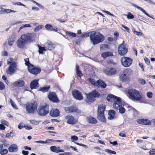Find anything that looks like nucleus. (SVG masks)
Returning <instances> with one entry per match:
<instances>
[{
  "instance_id": "nucleus-59",
  "label": "nucleus",
  "mask_w": 155,
  "mask_h": 155,
  "mask_svg": "<svg viewBox=\"0 0 155 155\" xmlns=\"http://www.w3.org/2000/svg\"><path fill=\"white\" fill-rule=\"evenodd\" d=\"M119 36L118 33L117 32H115L114 33V38L117 39Z\"/></svg>"
},
{
  "instance_id": "nucleus-52",
  "label": "nucleus",
  "mask_w": 155,
  "mask_h": 155,
  "mask_svg": "<svg viewBox=\"0 0 155 155\" xmlns=\"http://www.w3.org/2000/svg\"><path fill=\"white\" fill-rule=\"evenodd\" d=\"M14 136V134L12 132H10L6 134V137H12Z\"/></svg>"
},
{
  "instance_id": "nucleus-64",
  "label": "nucleus",
  "mask_w": 155,
  "mask_h": 155,
  "mask_svg": "<svg viewBox=\"0 0 155 155\" xmlns=\"http://www.w3.org/2000/svg\"><path fill=\"white\" fill-rule=\"evenodd\" d=\"M145 62L147 64H149L150 63V61L149 59L147 58H144Z\"/></svg>"
},
{
  "instance_id": "nucleus-26",
  "label": "nucleus",
  "mask_w": 155,
  "mask_h": 155,
  "mask_svg": "<svg viewBox=\"0 0 155 155\" xmlns=\"http://www.w3.org/2000/svg\"><path fill=\"white\" fill-rule=\"evenodd\" d=\"M10 152H15L18 150V148L17 145L15 144H12L11 145L8 149Z\"/></svg>"
},
{
  "instance_id": "nucleus-8",
  "label": "nucleus",
  "mask_w": 155,
  "mask_h": 155,
  "mask_svg": "<svg viewBox=\"0 0 155 155\" xmlns=\"http://www.w3.org/2000/svg\"><path fill=\"white\" fill-rule=\"evenodd\" d=\"M8 64H10L8 69L7 70V73L10 75H12L17 69V63L16 62H12L10 61H7Z\"/></svg>"
},
{
  "instance_id": "nucleus-11",
  "label": "nucleus",
  "mask_w": 155,
  "mask_h": 155,
  "mask_svg": "<svg viewBox=\"0 0 155 155\" xmlns=\"http://www.w3.org/2000/svg\"><path fill=\"white\" fill-rule=\"evenodd\" d=\"M127 45L124 44V41H123V43L119 45L118 47V50L119 54L121 56L124 55L127 52Z\"/></svg>"
},
{
  "instance_id": "nucleus-18",
  "label": "nucleus",
  "mask_w": 155,
  "mask_h": 155,
  "mask_svg": "<svg viewBox=\"0 0 155 155\" xmlns=\"http://www.w3.org/2000/svg\"><path fill=\"white\" fill-rule=\"evenodd\" d=\"M137 122L138 123L143 124L149 125L151 124V122L149 120L145 119H138L137 120Z\"/></svg>"
},
{
  "instance_id": "nucleus-10",
  "label": "nucleus",
  "mask_w": 155,
  "mask_h": 155,
  "mask_svg": "<svg viewBox=\"0 0 155 155\" xmlns=\"http://www.w3.org/2000/svg\"><path fill=\"white\" fill-rule=\"evenodd\" d=\"M120 61L122 65L123 66L128 67L131 64L133 60L129 57L124 56L121 58Z\"/></svg>"
},
{
  "instance_id": "nucleus-36",
  "label": "nucleus",
  "mask_w": 155,
  "mask_h": 155,
  "mask_svg": "<svg viewBox=\"0 0 155 155\" xmlns=\"http://www.w3.org/2000/svg\"><path fill=\"white\" fill-rule=\"evenodd\" d=\"M44 27V26L42 25H38L34 29V31L35 32H37L42 29Z\"/></svg>"
},
{
  "instance_id": "nucleus-54",
  "label": "nucleus",
  "mask_w": 155,
  "mask_h": 155,
  "mask_svg": "<svg viewBox=\"0 0 155 155\" xmlns=\"http://www.w3.org/2000/svg\"><path fill=\"white\" fill-rule=\"evenodd\" d=\"M150 155H155V149H153L149 151Z\"/></svg>"
},
{
  "instance_id": "nucleus-23",
  "label": "nucleus",
  "mask_w": 155,
  "mask_h": 155,
  "mask_svg": "<svg viewBox=\"0 0 155 155\" xmlns=\"http://www.w3.org/2000/svg\"><path fill=\"white\" fill-rule=\"evenodd\" d=\"M59 111L57 109H52L50 112V114L53 117H57L59 116Z\"/></svg>"
},
{
  "instance_id": "nucleus-22",
  "label": "nucleus",
  "mask_w": 155,
  "mask_h": 155,
  "mask_svg": "<svg viewBox=\"0 0 155 155\" xmlns=\"http://www.w3.org/2000/svg\"><path fill=\"white\" fill-rule=\"evenodd\" d=\"M47 48L49 50H51L54 49L55 48V45L54 44L52 43L50 41H48L45 44V45Z\"/></svg>"
},
{
  "instance_id": "nucleus-42",
  "label": "nucleus",
  "mask_w": 155,
  "mask_h": 155,
  "mask_svg": "<svg viewBox=\"0 0 155 155\" xmlns=\"http://www.w3.org/2000/svg\"><path fill=\"white\" fill-rule=\"evenodd\" d=\"M25 61V64L28 67V68H29V67L31 65H32V64H31L29 61V59L28 58H26L25 59H24Z\"/></svg>"
},
{
  "instance_id": "nucleus-16",
  "label": "nucleus",
  "mask_w": 155,
  "mask_h": 155,
  "mask_svg": "<svg viewBox=\"0 0 155 155\" xmlns=\"http://www.w3.org/2000/svg\"><path fill=\"white\" fill-rule=\"evenodd\" d=\"M104 73L107 75H111L115 74L116 73V70L115 68H106L104 70Z\"/></svg>"
},
{
  "instance_id": "nucleus-40",
  "label": "nucleus",
  "mask_w": 155,
  "mask_h": 155,
  "mask_svg": "<svg viewBox=\"0 0 155 155\" xmlns=\"http://www.w3.org/2000/svg\"><path fill=\"white\" fill-rule=\"evenodd\" d=\"M31 26L29 24H26L23 25H22L19 28V30L18 31V32H20L21 30L25 28V27H31Z\"/></svg>"
},
{
  "instance_id": "nucleus-46",
  "label": "nucleus",
  "mask_w": 155,
  "mask_h": 155,
  "mask_svg": "<svg viewBox=\"0 0 155 155\" xmlns=\"http://www.w3.org/2000/svg\"><path fill=\"white\" fill-rule=\"evenodd\" d=\"M139 83L142 85H144L145 83V81L142 78H140L138 80Z\"/></svg>"
},
{
  "instance_id": "nucleus-53",
  "label": "nucleus",
  "mask_w": 155,
  "mask_h": 155,
  "mask_svg": "<svg viewBox=\"0 0 155 155\" xmlns=\"http://www.w3.org/2000/svg\"><path fill=\"white\" fill-rule=\"evenodd\" d=\"M5 88V86L4 84L0 81V90H3Z\"/></svg>"
},
{
  "instance_id": "nucleus-14",
  "label": "nucleus",
  "mask_w": 155,
  "mask_h": 155,
  "mask_svg": "<svg viewBox=\"0 0 155 155\" xmlns=\"http://www.w3.org/2000/svg\"><path fill=\"white\" fill-rule=\"evenodd\" d=\"M65 119L67 120V123L71 124H74L77 123V121L74 119L73 116L68 115L65 117Z\"/></svg>"
},
{
  "instance_id": "nucleus-12",
  "label": "nucleus",
  "mask_w": 155,
  "mask_h": 155,
  "mask_svg": "<svg viewBox=\"0 0 155 155\" xmlns=\"http://www.w3.org/2000/svg\"><path fill=\"white\" fill-rule=\"evenodd\" d=\"M28 69L29 72L34 74H38L41 71V69L39 68L35 67L33 65H31Z\"/></svg>"
},
{
  "instance_id": "nucleus-43",
  "label": "nucleus",
  "mask_w": 155,
  "mask_h": 155,
  "mask_svg": "<svg viewBox=\"0 0 155 155\" xmlns=\"http://www.w3.org/2000/svg\"><path fill=\"white\" fill-rule=\"evenodd\" d=\"M88 81L92 84L94 85V86H96L97 81L95 82V81L91 78H89L88 79Z\"/></svg>"
},
{
  "instance_id": "nucleus-51",
  "label": "nucleus",
  "mask_w": 155,
  "mask_h": 155,
  "mask_svg": "<svg viewBox=\"0 0 155 155\" xmlns=\"http://www.w3.org/2000/svg\"><path fill=\"white\" fill-rule=\"evenodd\" d=\"M90 35V32L83 34L81 36V38L87 37L89 36Z\"/></svg>"
},
{
  "instance_id": "nucleus-41",
  "label": "nucleus",
  "mask_w": 155,
  "mask_h": 155,
  "mask_svg": "<svg viewBox=\"0 0 155 155\" xmlns=\"http://www.w3.org/2000/svg\"><path fill=\"white\" fill-rule=\"evenodd\" d=\"M8 153V150L6 149L2 148L0 152V153L2 155H5Z\"/></svg>"
},
{
  "instance_id": "nucleus-31",
  "label": "nucleus",
  "mask_w": 155,
  "mask_h": 155,
  "mask_svg": "<svg viewBox=\"0 0 155 155\" xmlns=\"http://www.w3.org/2000/svg\"><path fill=\"white\" fill-rule=\"evenodd\" d=\"M119 79L120 81H127L129 80L122 73L120 74Z\"/></svg>"
},
{
  "instance_id": "nucleus-1",
  "label": "nucleus",
  "mask_w": 155,
  "mask_h": 155,
  "mask_svg": "<svg viewBox=\"0 0 155 155\" xmlns=\"http://www.w3.org/2000/svg\"><path fill=\"white\" fill-rule=\"evenodd\" d=\"M106 98L109 101L114 102L113 105L114 109L118 110L119 112L121 114H123L125 112V110L122 106V103L120 97L112 94H109Z\"/></svg>"
},
{
  "instance_id": "nucleus-62",
  "label": "nucleus",
  "mask_w": 155,
  "mask_h": 155,
  "mask_svg": "<svg viewBox=\"0 0 155 155\" xmlns=\"http://www.w3.org/2000/svg\"><path fill=\"white\" fill-rule=\"evenodd\" d=\"M121 26L123 28H124L127 32H129V28L128 27L125 26L124 25H121Z\"/></svg>"
},
{
  "instance_id": "nucleus-38",
  "label": "nucleus",
  "mask_w": 155,
  "mask_h": 155,
  "mask_svg": "<svg viewBox=\"0 0 155 155\" xmlns=\"http://www.w3.org/2000/svg\"><path fill=\"white\" fill-rule=\"evenodd\" d=\"M45 28L48 31H51L53 29V27L50 24H46L45 26Z\"/></svg>"
},
{
  "instance_id": "nucleus-44",
  "label": "nucleus",
  "mask_w": 155,
  "mask_h": 155,
  "mask_svg": "<svg viewBox=\"0 0 155 155\" xmlns=\"http://www.w3.org/2000/svg\"><path fill=\"white\" fill-rule=\"evenodd\" d=\"M105 151L106 152H107L109 154H115L116 153V152L112 150H109L108 149H106L105 150Z\"/></svg>"
},
{
  "instance_id": "nucleus-17",
  "label": "nucleus",
  "mask_w": 155,
  "mask_h": 155,
  "mask_svg": "<svg viewBox=\"0 0 155 155\" xmlns=\"http://www.w3.org/2000/svg\"><path fill=\"white\" fill-rule=\"evenodd\" d=\"M48 97L50 100L53 102H57L59 101L55 93L54 92H50Z\"/></svg>"
},
{
  "instance_id": "nucleus-4",
  "label": "nucleus",
  "mask_w": 155,
  "mask_h": 155,
  "mask_svg": "<svg viewBox=\"0 0 155 155\" xmlns=\"http://www.w3.org/2000/svg\"><path fill=\"white\" fill-rule=\"evenodd\" d=\"M37 103L34 101L28 102L25 104L26 110L28 114H34L37 110Z\"/></svg>"
},
{
  "instance_id": "nucleus-15",
  "label": "nucleus",
  "mask_w": 155,
  "mask_h": 155,
  "mask_svg": "<svg viewBox=\"0 0 155 155\" xmlns=\"http://www.w3.org/2000/svg\"><path fill=\"white\" fill-rule=\"evenodd\" d=\"M16 44L17 46L19 48L21 49L25 48L27 44L21 37L17 40Z\"/></svg>"
},
{
  "instance_id": "nucleus-7",
  "label": "nucleus",
  "mask_w": 155,
  "mask_h": 155,
  "mask_svg": "<svg viewBox=\"0 0 155 155\" xmlns=\"http://www.w3.org/2000/svg\"><path fill=\"white\" fill-rule=\"evenodd\" d=\"M87 102H93L94 101L95 97H99L100 95V94L96 90L92 91L89 94H87Z\"/></svg>"
},
{
  "instance_id": "nucleus-30",
  "label": "nucleus",
  "mask_w": 155,
  "mask_h": 155,
  "mask_svg": "<svg viewBox=\"0 0 155 155\" xmlns=\"http://www.w3.org/2000/svg\"><path fill=\"white\" fill-rule=\"evenodd\" d=\"M115 114V111L113 110H109L108 112L109 116L108 119L110 120L112 119L114 117Z\"/></svg>"
},
{
  "instance_id": "nucleus-57",
  "label": "nucleus",
  "mask_w": 155,
  "mask_h": 155,
  "mask_svg": "<svg viewBox=\"0 0 155 155\" xmlns=\"http://www.w3.org/2000/svg\"><path fill=\"white\" fill-rule=\"evenodd\" d=\"M153 94L151 92H149L147 93V97L149 98H151L152 97Z\"/></svg>"
},
{
  "instance_id": "nucleus-33",
  "label": "nucleus",
  "mask_w": 155,
  "mask_h": 155,
  "mask_svg": "<svg viewBox=\"0 0 155 155\" xmlns=\"http://www.w3.org/2000/svg\"><path fill=\"white\" fill-rule=\"evenodd\" d=\"M76 68L77 75L80 77H81L82 76V74L79 70V66L78 65H76Z\"/></svg>"
},
{
  "instance_id": "nucleus-21",
  "label": "nucleus",
  "mask_w": 155,
  "mask_h": 155,
  "mask_svg": "<svg viewBox=\"0 0 155 155\" xmlns=\"http://www.w3.org/2000/svg\"><path fill=\"white\" fill-rule=\"evenodd\" d=\"M24 81L23 80H18L13 83L14 86L17 87H20L23 86L24 85Z\"/></svg>"
},
{
  "instance_id": "nucleus-55",
  "label": "nucleus",
  "mask_w": 155,
  "mask_h": 155,
  "mask_svg": "<svg viewBox=\"0 0 155 155\" xmlns=\"http://www.w3.org/2000/svg\"><path fill=\"white\" fill-rule=\"evenodd\" d=\"M1 122L2 124H4L6 126H8V122L4 120H1Z\"/></svg>"
},
{
  "instance_id": "nucleus-60",
  "label": "nucleus",
  "mask_w": 155,
  "mask_h": 155,
  "mask_svg": "<svg viewBox=\"0 0 155 155\" xmlns=\"http://www.w3.org/2000/svg\"><path fill=\"white\" fill-rule=\"evenodd\" d=\"M24 127L26 130H30L32 129V127L31 126H25Z\"/></svg>"
},
{
  "instance_id": "nucleus-3",
  "label": "nucleus",
  "mask_w": 155,
  "mask_h": 155,
  "mask_svg": "<svg viewBox=\"0 0 155 155\" xmlns=\"http://www.w3.org/2000/svg\"><path fill=\"white\" fill-rule=\"evenodd\" d=\"M127 96L132 101H137L142 99L141 96L138 91L134 89H129L128 91Z\"/></svg>"
},
{
  "instance_id": "nucleus-58",
  "label": "nucleus",
  "mask_w": 155,
  "mask_h": 155,
  "mask_svg": "<svg viewBox=\"0 0 155 155\" xmlns=\"http://www.w3.org/2000/svg\"><path fill=\"white\" fill-rule=\"evenodd\" d=\"M54 140L52 139H47L45 141H44L45 143H50V142H54Z\"/></svg>"
},
{
  "instance_id": "nucleus-28",
  "label": "nucleus",
  "mask_w": 155,
  "mask_h": 155,
  "mask_svg": "<svg viewBox=\"0 0 155 155\" xmlns=\"http://www.w3.org/2000/svg\"><path fill=\"white\" fill-rule=\"evenodd\" d=\"M87 120L89 123L92 124H96L97 122V120L94 118L91 117H87Z\"/></svg>"
},
{
  "instance_id": "nucleus-37",
  "label": "nucleus",
  "mask_w": 155,
  "mask_h": 155,
  "mask_svg": "<svg viewBox=\"0 0 155 155\" xmlns=\"http://www.w3.org/2000/svg\"><path fill=\"white\" fill-rule=\"evenodd\" d=\"M76 108L69 107L65 109L66 111H68L69 112H75Z\"/></svg>"
},
{
  "instance_id": "nucleus-56",
  "label": "nucleus",
  "mask_w": 155,
  "mask_h": 155,
  "mask_svg": "<svg viewBox=\"0 0 155 155\" xmlns=\"http://www.w3.org/2000/svg\"><path fill=\"white\" fill-rule=\"evenodd\" d=\"M71 139L73 142L74 141H76L78 140V137L76 136H72L71 137Z\"/></svg>"
},
{
  "instance_id": "nucleus-2",
  "label": "nucleus",
  "mask_w": 155,
  "mask_h": 155,
  "mask_svg": "<svg viewBox=\"0 0 155 155\" xmlns=\"http://www.w3.org/2000/svg\"><path fill=\"white\" fill-rule=\"evenodd\" d=\"M90 42L93 45H95L102 42L104 39V36L99 32L95 31L90 32Z\"/></svg>"
},
{
  "instance_id": "nucleus-24",
  "label": "nucleus",
  "mask_w": 155,
  "mask_h": 155,
  "mask_svg": "<svg viewBox=\"0 0 155 155\" xmlns=\"http://www.w3.org/2000/svg\"><path fill=\"white\" fill-rule=\"evenodd\" d=\"M50 149L52 151L56 153L63 152L64 151L63 150L60 149L59 147H57L55 146H53L51 147Z\"/></svg>"
},
{
  "instance_id": "nucleus-39",
  "label": "nucleus",
  "mask_w": 155,
  "mask_h": 155,
  "mask_svg": "<svg viewBox=\"0 0 155 155\" xmlns=\"http://www.w3.org/2000/svg\"><path fill=\"white\" fill-rule=\"evenodd\" d=\"M50 88L49 86H47L40 88V90L43 92L47 91Z\"/></svg>"
},
{
  "instance_id": "nucleus-6",
  "label": "nucleus",
  "mask_w": 155,
  "mask_h": 155,
  "mask_svg": "<svg viewBox=\"0 0 155 155\" xmlns=\"http://www.w3.org/2000/svg\"><path fill=\"white\" fill-rule=\"evenodd\" d=\"M105 109V105L101 104L99 105L97 109V118L103 122H105V118L104 114Z\"/></svg>"
},
{
  "instance_id": "nucleus-9",
  "label": "nucleus",
  "mask_w": 155,
  "mask_h": 155,
  "mask_svg": "<svg viewBox=\"0 0 155 155\" xmlns=\"http://www.w3.org/2000/svg\"><path fill=\"white\" fill-rule=\"evenodd\" d=\"M33 33H28L22 35L21 38L28 44L33 42Z\"/></svg>"
},
{
  "instance_id": "nucleus-5",
  "label": "nucleus",
  "mask_w": 155,
  "mask_h": 155,
  "mask_svg": "<svg viewBox=\"0 0 155 155\" xmlns=\"http://www.w3.org/2000/svg\"><path fill=\"white\" fill-rule=\"evenodd\" d=\"M49 105L46 104H41L39 107L38 113L41 116H45L49 112Z\"/></svg>"
},
{
  "instance_id": "nucleus-34",
  "label": "nucleus",
  "mask_w": 155,
  "mask_h": 155,
  "mask_svg": "<svg viewBox=\"0 0 155 155\" xmlns=\"http://www.w3.org/2000/svg\"><path fill=\"white\" fill-rule=\"evenodd\" d=\"M9 9H2V10L0 11V14H4L9 13Z\"/></svg>"
},
{
  "instance_id": "nucleus-29",
  "label": "nucleus",
  "mask_w": 155,
  "mask_h": 155,
  "mask_svg": "<svg viewBox=\"0 0 155 155\" xmlns=\"http://www.w3.org/2000/svg\"><path fill=\"white\" fill-rule=\"evenodd\" d=\"M100 86L102 87L105 88L106 86V85L104 82L101 80H98L97 81L96 86Z\"/></svg>"
},
{
  "instance_id": "nucleus-61",
  "label": "nucleus",
  "mask_w": 155,
  "mask_h": 155,
  "mask_svg": "<svg viewBox=\"0 0 155 155\" xmlns=\"http://www.w3.org/2000/svg\"><path fill=\"white\" fill-rule=\"evenodd\" d=\"M5 126L2 124H0V130H4L5 129Z\"/></svg>"
},
{
  "instance_id": "nucleus-63",
  "label": "nucleus",
  "mask_w": 155,
  "mask_h": 155,
  "mask_svg": "<svg viewBox=\"0 0 155 155\" xmlns=\"http://www.w3.org/2000/svg\"><path fill=\"white\" fill-rule=\"evenodd\" d=\"M70 148L72 149L73 150H74L75 151H76L77 152H78V149H77L75 147H74L72 146H70Z\"/></svg>"
},
{
  "instance_id": "nucleus-45",
  "label": "nucleus",
  "mask_w": 155,
  "mask_h": 155,
  "mask_svg": "<svg viewBox=\"0 0 155 155\" xmlns=\"http://www.w3.org/2000/svg\"><path fill=\"white\" fill-rule=\"evenodd\" d=\"M39 54H43V51H45L46 50L44 47H41V46L39 47Z\"/></svg>"
},
{
  "instance_id": "nucleus-27",
  "label": "nucleus",
  "mask_w": 155,
  "mask_h": 155,
  "mask_svg": "<svg viewBox=\"0 0 155 155\" xmlns=\"http://www.w3.org/2000/svg\"><path fill=\"white\" fill-rule=\"evenodd\" d=\"M15 40V35L14 34H12L11 35L9 38L8 44L9 45H12L14 43Z\"/></svg>"
},
{
  "instance_id": "nucleus-49",
  "label": "nucleus",
  "mask_w": 155,
  "mask_h": 155,
  "mask_svg": "<svg viewBox=\"0 0 155 155\" xmlns=\"http://www.w3.org/2000/svg\"><path fill=\"white\" fill-rule=\"evenodd\" d=\"M30 1L34 3L37 6H39L40 8H43L44 7L42 5H41L40 4L38 3V2H36V1L33 0H31Z\"/></svg>"
},
{
  "instance_id": "nucleus-20",
  "label": "nucleus",
  "mask_w": 155,
  "mask_h": 155,
  "mask_svg": "<svg viewBox=\"0 0 155 155\" xmlns=\"http://www.w3.org/2000/svg\"><path fill=\"white\" fill-rule=\"evenodd\" d=\"M38 80H34L32 81L30 84V87L31 89H35L39 87Z\"/></svg>"
},
{
  "instance_id": "nucleus-47",
  "label": "nucleus",
  "mask_w": 155,
  "mask_h": 155,
  "mask_svg": "<svg viewBox=\"0 0 155 155\" xmlns=\"http://www.w3.org/2000/svg\"><path fill=\"white\" fill-rule=\"evenodd\" d=\"M10 102L13 107L14 109H17V106L15 104L14 102L11 99H10Z\"/></svg>"
},
{
  "instance_id": "nucleus-35",
  "label": "nucleus",
  "mask_w": 155,
  "mask_h": 155,
  "mask_svg": "<svg viewBox=\"0 0 155 155\" xmlns=\"http://www.w3.org/2000/svg\"><path fill=\"white\" fill-rule=\"evenodd\" d=\"M66 34L70 37L74 38L76 36V35L75 33L70 31H67L66 32Z\"/></svg>"
},
{
  "instance_id": "nucleus-32",
  "label": "nucleus",
  "mask_w": 155,
  "mask_h": 155,
  "mask_svg": "<svg viewBox=\"0 0 155 155\" xmlns=\"http://www.w3.org/2000/svg\"><path fill=\"white\" fill-rule=\"evenodd\" d=\"M112 53L110 52H103L101 54V56L104 58H105L107 57L111 56H113Z\"/></svg>"
},
{
  "instance_id": "nucleus-13",
  "label": "nucleus",
  "mask_w": 155,
  "mask_h": 155,
  "mask_svg": "<svg viewBox=\"0 0 155 155\" xmlns=\"http://www.w3.org/2000/svg\"><path fill=\"white\" fill-rule=\"evenodd\" d=\"M72 94L76 100L81 101L83 99V97L81 93L78 90H74L72 92Z\"/></svg>"
},
{
  "instance_id": "nucleus-19",
  "label": "nucleus",
  "mask_w": 155,
  "mask_h": 155,
  "mask_svg": "<svg viewBox=\"0 0 155 155\" xmlns=\"http://www.w3.org/2000/svg\"><path fill=\"white\" fill-rule=\"evenodd\" d=\"M122 73L130 80V77L132 74L133 72L130 68H127L124 70Z\"/></svg>"
},
{
  "instance_id": "nucleus-50",
  "label": "nucleus",
  "mask_w": 155,
  "mask_h": 155,
  "mask_svg": "<svg viewBox=\"0 0 155 155\" xmlns=\"http://www.w3.org/2000/svg\"><path fill=\"white\" fill-rule=\"evenodd\" d=\"M101 50L104 49L105 48H108V45L107 44H103L100 46Z\"/></svg>"
},
{
  "instance_id": "nucleus-48",
  "label": "nucleus",
  "mask_w": 155,
  "mask_h": 155,
  "mask_svg": "<svg viewBox=\"0 0 155 155\" xmlns=\"http://www.w3.org/2000/svg\"><path fill=\"white\" fill-rule=\"evenodd\" d=\"M134 16L130 12L128 13L127 15V18L128 19H133L134 18Z\"/></svg>"
},
{
  "instance_id": "nucleus-25",
  "label": "nucleus",
  "mask_w": 155,
  "mask_h": 155,
  "mask_svg": "<svg viewBox=\"0 0 155 155\" xmlns=\"http://www.w3.org/2000/svg\"><path fill=\"white\" fill-rule=\"evenodd\" d=\"M133 6L134 7L140 10L141 12H142L145 15H147V16L153 19H154V18H153L152 16L150 15H149L144 10L143 8H142L137 6L136 5L134 4H132Z\"/></svg>"
}]
</instances>
